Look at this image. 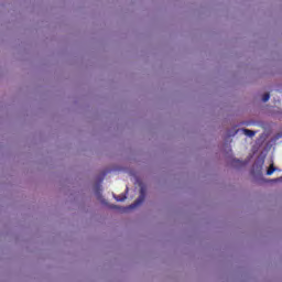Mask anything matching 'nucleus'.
Returning a JSON list of instances; mask_svg holds the SVG:
<instances>
[{
  "mask_svg": "<svg viewBox=\"0 0 282 282\" xmlns=\"http://www.w3.org/2000/svg\"><path fill=\"white\" fill-rule=\"evenodd\" d=\"M143 202H144V195L141 194L139 198L134 200L133 204L127 207V210H133V208H138V206L142 205Z\"/></svg>",
  "mask_w": 282,
  "mask_h": 282,
  "instance_id": "nucleus-1",
  "label": "nucleus"
},
{
  "mask_svg": "<svg viewBox=\"0 0 282 282\" xmlns=\"http://www.w3.org/2000/svg\"><path fill=\"white\" fill-rule=\"evenodd\" d=\"M242 132L245 133V135H247L248 138H254V135H257L256 131H252L250 129H242Z\"/></svg>",
  "mask_w": 282,
  "mask_h": 282,
  "instance_id": "nucleus-2",
  "label": "nucleus"
},
{
  "mask_svg": "<svg viewBox=\"0 0 282 282\" xmlns=\"http://www.w3.org/2000/svg\"><path fill=\"white\" fill-rule=\"evenodd\" d=\"M274 171H276V167H274V164H271L267 170V175H272Z\"/></svg>",
  "mask_w": 282,
  "mask_h": 282,
  "instance_id": "nucleus-3",
  "label": "nucleus"
},
{
  "mask_svg": "<svg viewBox=\"0 0 282 282\" xmlns=\"http://www.w3.org/2000/svg\"><path fill=\"white\" fill-rule=\"evenodd\" d=\"M268 100H270V93H265V94L262 96V102H268Z\"/></svg>",
  "mask_w": 282,
  "mask_h": 282,
  "instance_id": "nucleus-4",
  "label": "nucleus"
},
{
  "mask_svg": "<svg viewBox=\"0 0 282 282\" xmlns=\"http://www.w3.org/2000/svg\"><path fill=\"white\" fill-rule=\"evenodd\" d=\"M116 199L117 202H124L127 199V196H122V197L117 196Z\"/></svg>",
  "mask_w": 282,
  "mask_h": 282,
  "instance_id": "nucleus-5",
  "label": "nucleus"
},
{
  "mask_svg": "<svg viewBox=\"0 0 282 282\" xmlns=\"http://www.w3.org/2000/svg\"><path fill=\"white\" fill-rule=\"evenodd\" d=\"M234 162H236V164H241V161L239 160H235Z\"/></svg>",
  "mask_w": 282,
  "mask_h": 282,
  "instance_id": "nucleus-6",
  "label": "nucleus"
},
{
  "mask_svg": "<svg viewBox=\"0 0 282 282\" xmlns=\"http://www.w3.org/2000/svg\"><path fill=\"white\" fill-rule=\"evenodd\" d=\"M275 182H282V177L275 178Z\"/></svg>",
  "mask_w": 282,
  "mask_h": 282,
  "instance_id": "nucleus-7",
  "label": "nucleus"
}]
</instances>
